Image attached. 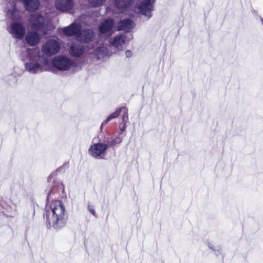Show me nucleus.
<instances>
[{
    "instance_id": "obj_18",
    "label": "nucleus",
    "mask_w": 263,
    "mask_h": 263,
    "mask_svg": "<svg viewBox=\"0 0 263 263\" xmlns=\"http://www.w3.org/2000/svg\"><path fill=\"white\" fill-rule=\"evenodd\" d=\"M132 1H116V5L117 7L119 8V11L121 12H124L129 10V6L132 5L130 2Z\"/></svg>"
},
{
    "instance_id": "obj_1",
    "label": "nucleus",
    "mask_w": 263,
    "mask_h": 263,
    "mask_svg": "<svg viewBox=\"0 0 263 263\" xmlns=\"http://www.w3.org/2000/svg\"><path fill=\"white\" fill-rule=\"evenodd\" d=\"M46 218L48 224L54 229L59 230L64 227L67 220L64 204L60 200H52L47 206Z\"/></svg>"
},
{
    "instance_id": "obj_16",
    "label": "nucleus",
    "mask_w": 263,
    "mask_h": 263,
    "mask_svg": "<svg viewBox=\"0 0 263 263\" xmlns=\"http://www.w3.org/2000/svg\"><path fill=\"white\" fill-rule=\"evenodd\" d=\"M114 24L112 20L108 19L102 23L99 27V31L101 33L109 32L112 29Z\"/></svg>"
},
{
    "instance_id": "obj_13",
    "label": "nucleus",
    "mask_w": 263,
    "mask_h": 263,
    "mask_svg": "<svg viewBox=\"0 0 263 263\" xmlns=\"http://www.w3.org/2000/svg\"><path fill=\"white\" fill-rule=\"evenodd\" d=\"M57 8L62 11H70L73 6V1H56Z\"/></svg>"
},
{
    "instance_id": "obj_22",
    "label": "nucleus",
    "mask_w": 263,
    "mask_h": 263,
    "mask_svg": "<svg viewBox=\"0 0 263 263\" xmlns=\"http://www.w3.org/2000/svg\"><path fill=\"white\" fill-rule=\"evenodd\" d=\"M121 142L122 139L119 137H116L107 143L109 145V146H114L116 144L120 143Z\"/></svg>"
},
{
    "instance_id": "obj_9",
    "label": "nucleus",
    "mask_w": 263,
    "mask_h": 263,
    "mask_svg": "<svg viewBox=\"0 0 263 263\" xmlns=\"http://www.w3.org/2000/svg\"><path fill=\"white\" fill-rule=\"evenodd\" d=\"M128 41V40L124 34H120L111 39L109 44L114 48L115 52H117L122 50Z\"/></svg>"
},
{
    "instance_id": "obj_4",
    "label": "nucleus",
    "mask_w": 263,
    "mask_h": 263,
    "mask_svg": "<svg viewBox=\"0 0 263 263\" xmlns=\"http://www.w3.org/2000/svg\"><path fill=\"white\" fill-rule=\"evenodd\" d=\"M109 145L106 143L99 142L92 144L88 149V154L97 159H104Z\"/></svg>"
},
{
    "instance_id": "obj_8",
    "label": "nucleus",
    "mask_w": 263,
    "mask_h": 263,
    "mask_svg": "<svg viewBox=\"0 0 263 263\" xmlns=\"http://www.w3.org/2000/svg\"><path fill=\"white\" fill-rule=\"evenodd\" d=\"M8 31L13 37L16 39H22L26 32L25 29L21 23L14 22L8 27Z\"/></svg>"
},
{
    "instance_id": "obj_15",
    "label": "nucleus",
    "mask_w": 263,
    "mask_h": 263,
    "mask_svg": "<svg viewBox=\"0 0 263 263\" xmlns=\"http://www.w3.org/2000/svg\"><path fill=\"white\" fill-rule=\"evenodd\" d=\"M134 26V23L129 19L124 20L121 21L118 25L119 30L129 31Z\"/></svg>"
},
{
    "instance_id": "obj_7",
    "label": "nucleus",
    "mask_w": 263,
    "mask_h": 263,
    "mask_svg": "<svg viewBox=\"0 0 263 263\" xmlns=\"http://www.w3.org/2000/svg\"><path fill=\"white\" fill-rule=\"evenodd\" d=\"M154 1H140L135 8L136 13H140L148 18L152 16V11L153 10Z\"/></svg>"
},
{
    "instance_id": "obj_20",
    "label": "nucleus",
    "mask_w": 263,
    "mask_h": 263,
    "mask_svg": "<svg viewBox=\"0 0 263 263\" xmlns=\"http://www.w3.org/2000/svg\"><path fill=\"white\" fill-rule=\"evenodd\" d=\"M122 112V107L118 108L116 109V110L113 112L112 114H110L107 118L106 119L103 121L101 125V129L102 128V127L105 126L108 122H109L110 120H112L113 119L117 118L120 114Z\"/></svg>"
},
{
    "instance_id": "obj_19",
    "label": "nucleus",
    "mask_w": 263,
    "mask_h": 263,
    "mask_svg": "<svg viewBox=\"0 0 263 263\" xmlns=\"http://www.w3.org/2000/svg\"><path fill=\"white\" fill-rule=\"evenodd\" d=\"M26 9L29 11H34L38 8L39 1H22Z\"/></svg>"
},
{
    "instance_id": "obj_23",
    "label": "nucleus",
    "mask_w": 263,
    "mask_h": 263,
    "mask_svg": "<svg viewBox=\"0 0 263 263\" xmlns=\"http://www.w3.org/2000/svg\"><path fill=\"white\" fill-rule=\"evenodd\" d=\"M133 52L132 51L130 50H126L125 51V55L127 58H130L133 56Z\"/></svg>"
},
{
    "instance_id": "obj_24",
    "label": "nucleus",
    "mask_w": 263,
    "mask_h": 263,
    "mask_svg": "<svg viewBox=\"0 0 263 263\" xmlns=\"http://www.w3.org/2000/svg\"><path fill=\"white\" fill-rule=\"evenodd\" d=\"M88 209L89 211V212L94 216L96 215V212H95V210L91 208L90 205H88Z\"/></svg>"
},
{
    "instance_id": "obj_21",
    "label": "nucleus",
    "mask_w": 263,
    "mask_h": 263,
    "mask_svg": "<svg viewBox=\"0 0 263 263\" xmlns=\"http://www.w3.org/2000/svg\"><path fill=\"white\" fill-rule=\"evenodd\" d=\"M122 112L123 115L122 116V123L121 124H126L128 121V110L126 107H122Z\"/></svg>"
},
{
    "instance_id": "obj_27",
    "label": "nucleus",
    "mask_w": 263,
    "mask_h": 263,
    "mask_svg": "<svg viewBox=\"0 0 263 263\" xmlns=\"http://www.w3.org/2000/svg\"><path fill=\"white\" fill-rule=\"evenodd\" d=\"M10 2H11V3H10L9 4H10V5L11 6H12H12H14V5H15V4L14 3V1H10Z\"/></svg>"
},
{
    "instance_id": "obj_26",
    "label": "nucleus",
    "mask_w": 263,
    "mask_h": 263,
    "mask_svg": "<svg viewBox=\"0 0 263 263\" xmlns=\"http://www.w3.org/2000/svg\"><path fill=\"white\" fill-rule=\"evenodd\" d=\"M12 78V83H15L16 82V79L14 76H11Z\"/></svg>"
},
{
    "instance_id": "obj_6",
    "label": "nucleus",
    "mask_w": 263,
    "mask_h": 263,
    "mask_svg": "<svg viewBox=\"0 0 263 263\" xmlns=\"http://www.w3.org/2000/svg\"><path fill=\"white\" fill-rule=\"evenodd\" d=\"M60 42L55 39L48 40L42 46V52L47 56H51L57 53L60 50Z\"/></svg>"
},
{
    "instance_id": "obj_17",
    "label": "nucleus",
    "mask_w": 263,
    "mask_h": 263,
    "mask_svg": "<svg viewBox=\"0 0 263 263\" xmlns=\"http://www.w3.org/2000/svg\"><path fill=\"white\" fill-rule=\"evenodd\" d=\"M93 54L97 57V59L99 60L103 59L110 55L107 49L104 46L100 47L99 49L95 50Z\"/></svg>"
},
{
    "instance_id": "obj_3",
    "label": "nucleus",
    "mask_w": 263,
    "mask_h": 263,
    "mask_svg": "<svg viewBox=\"0 0 263 263\" xmlns=\"http://www.w3.org/2000/svg\"><path fill=\"white\" fill-rule=\"evenodd\" d=\"M30 24L32 29L35 31H29L26 36V40L30 46H35L39 43L42 34L45 33L44 19L40 14L35 13L31 15Z\"/></svg>"
},
{
    "instance_id": "obj_5",
    "label": "nucleus",
    "mask_w": 263,
    "mask_h": 263,
    "mask_svg": "<svg viewBox=\"0 0 263 263\" xmlns=\"http://www.w3.org/2000/svg\"><path fill=\"white\" fill-rule=\"evenodd\" d=\"M52 63L54 67L61 71L67 70L73 65V61L65 55H58L54 57Z\"/></svg>"
},
{
    "instance_id": "obj_12",
    "label": "nucleus",
    "mask_w": 263,
    "mask_h": 263,
    "mask_svg": "<svg viewBox=\"0 0 263 263\" xmlns=\"http://www.w3.org/2000/svg\"><path fill=\"white\" fill-rule=\"evenodd\" d=\"M84 52V47L81 44H73L70 48L69 53L73 57H80Z\"/></svg>"
},
{
    "instance_id": "obj_28",
    "label": "nucleus",
    "mask_w": 263,
    "mask_h": 263,
    "mask_svg": "<svg viewBox=\"0 0 263 263\" xmlns=\"http://www.w3.org/2000/svg\"><path fill=\"white\" fill-rule=\"evenodd\" d=\"M261 22H262V23L263 24V20L262 19H261Z\"/></svg>"
},
{
    "instance_id": "obj_14",
    "label": "nucleus",
    "mask_w": 263,
    "mask_h": 263,
    "mask_svg": "<svg viewBox=\"0 0 263 263\" xmlns=\"http://www.w3.org/2000/svg\"><path fill=\"white\" fill-rule=\"evenodd\" d=\"M6 215L9 217H13L17 213V205L16 204L9 201L4 206Z\"/></svg>"
},
{
    "instance_id": "obj_2",
    "label": "nucleus",
    "mask_w": 263,
    "mask_h": 263,
    "mask_svg": "<svg viewBox=\"0 0 263 263\" xmlns=\"http://www.w3.org/2000/svg\"><path fill=\"white\" fill-rule=\"evenodd\" d=\"M25 66L27 71L36 73L49 70V61L47 58L41 55L39 48H35L27 50Z\"/></svg>"
},
{
    "instance_id": "obj_29",
    "label": "nucleus",
    "mask_w": 263,
    "mask_h": 263,
    "mask_svg": "<svg viewBox=\"0 0 263 263\" xmlns=\"http://www.w3.org/2000/svg\"><path fill=\"white\" fill-rule=\"evenodd\" d=\"M209 247H210V248L212 249V248L210 246H209Z\"/></svg>"
},
{
    "instance_id": "obj_25",
    "label": "nucleus",
    "mask_w": 263,
    "mask_h": 263,
    "mask_svg": "<svg viewBox=\"0 0 263 263\" xmlns=\"http://www.w3.org/2000/svg\"><path fill=\"white\" fill-rule=\"evenodd\" d=\"M121 124L122 125V126H121L120 128V130L123 132L126 129V124Z\"/></svg>"
},
{
    "instance_id": "obj_10",
    "label": "nucleus",
    "mask_w": 263,
    "mask_h": 263,
    "mask_svg": "<svg viewBox=\"0 0 263 263\" xmlns=\"http://www.w3.org/2000/svg\"><path fill=\"white\" fill-rule=\"evenodd\" d=\"M81 28L80 24L74 23L63 29L64 33L68 36H72L79 32Z\"/></svg>"
},
{
    "instance_id": "obj_11",
    "label": "nucleus",
    "mask_w": 263,
    "mask_h": 263,
    "mask_svg": "<svg viewBox=\"0 0 263 263\" xmlns=\"http://www.w3.org/2000/svg\"><path fill=\"white\" fill-rule=\"evenodd\" d=\"M94 36L91 30H84L77 36V40L82 42H88L91 40Z\"/></svg>"
}]
</instances>
